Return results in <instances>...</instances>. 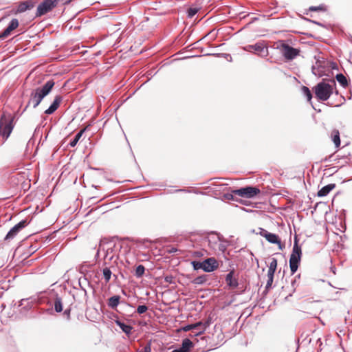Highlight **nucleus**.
<instances>
[{
    "label": "nucleus",
    "mask_w": 352,
    "mask_h": 352,
    "mask_svg": "<svg viewBox=\"0 0 352 352\" xmlns=\"http://www.w3.org/2000/svg\"><path fill=\"white\" fill-rule=\"evenodd\" d=\"M199 323H194L191 324H188L182 327L183 331H188L190 330H193L196 327L199 326Z\"/></svg>",
    "instance_id": "c9c22d12"
},
{
    "label": "nucleus",
    "mask_w": 352,
    "mask_h": 352,
    "mask_svg": "<svg viewBox=\"0 0 352 352\" xmlns=\"http://www.w3.org/2000/svg\"><path fill=\"white\" fill-rule=\"evenodd\" d=\"M331 140L335 144L336 147H339L340 145V133L338 130L334 129L331 133Z\"/></svg>",
    "instance_id": "393cba45"
},
{
    "label": "nucleus",
    "mask_w": 352,
    "mask_h": 352,
    "mask_svg": "<svg viewBox=\"0 0 352 352\" xmlns=\"http://www.w3.org/2000/svg\"><path fill=\"white\" fill-rule=\"evenodd\" d=\"M234 195L235 194L233 192V190H232L231 192L224 193L223 198L227 200H232V201H239V199L237 198L234 197Z\"/></svg>",
    "instance_id": "2f4dec72"
},
{
    "label": "nucleus",
    "mask_w": 352,
    "mask_h": 352,
    "mask_svg": "<svg viewBox=\"0 0 352 352\" xmlns=\"http://www.w3.org/2000/svg\"><path fill=\"white\" fill-rule=\"evenodd\" d=\"M300 275L298 274L296 276L291 278L289 285L282 286V289L288 293L289 296H292L295 292L297 287L298 286V280L300 279Z\"/></svg>",
    "instance_id": "1a4fd4ad"
},
{
    "label": "nucleus",
    "mask_w": 352,
    "mask_h": 352,
    "mask_svg": "<svg viewBox=\"0 0 352 352\" xmlns=\"http://www.w3.org/2000/svg\"><path fill=\"white\" fill-rule=\"evenodd\" d=\"M102 274L106 283H109L112 276V272L109 267H106L102 270Z\"/></svg>",
    "instance_id": "cd10ccee"
},
{
    "label": "nucleus",
    "mask_w": 352,
    "mask_h": 352,
    "mask_svg": "<svg viewBox=\"0 0 352 352\" xmlns=\"http://www.w3.org/2000/svg\"><path fill=\"white\" fill-rule=\"evenodd\" d=\"M334 106H335V107H340V104H335Z\"/></svg>",
    "instance_id": "bf43d9fd"
},
{
    "label": "nucleus",
    "mask_w": 352,
    "mask_h": 352,
    "mask_svg": "<svg viewBox=\"0 0 352 352\" xmlns=\"http://www.w3.org/2000/svg\"><path fill=\"white\" fill-rule=\"evenodd\" d=\"M71 305H69L68 307H67L65 308V309L64 310L63 313V316H64V317H65L67 320H70Z\"/></svg>",
    "instance_id": "f704fd0d"
},
{
    "label": "nucleus",
    "mask_w": 352,
    "mask_h": 352,
    "mask_svg": "<svg viewBox=\"0 0 352 352\" xmlns=\"http://www.w3.org/2000/svg\"><path fill=\"white\" fill-rule=\"evenodd\" d=\"M324 8L322 5L318 6H311L309 8V11H319V10H324Z\"/></svg>",
    "instance_id": "79ce46f5"
},
{
    "label": "nucleus",
    "mask_w": 352,
    "mask_h": 352,
    "mask_svg": "<svg viewBox=\"0 0 352 352\" xmlns=\"http://www.w3.org/2000/svg\"><path fill=\"white\" fill-rule=\"evenodd\" d=\"M280 50L281 51L282 55L287 60L294 59L300 52L299 50L294 48L289 45L284 43L281 44Z\"/></svg>",
    "instance_id": "0eeeda50"
},
{
    "label": "nucleus",
    "mask_w": 352,
    "mask_h": 352,
    "mask_svg": "<svg viewBox=\"0 0 352 352\" xmlns=\"http://www.w3.org/2000/svg\"><path fill=\"white\" fill-rule=\"evenodd\" d=\"M311 71L315 76H322L323 75L324 67L321 65V62L319 60H317L316 65L312 66Z\"/></svg>",
    "instance_id": "f3484780"
},
{
    "label": "nucleus",
    "mask_w": 352,
    "mask_h": 352,
    "mask_svg": "<svg viewBox=\"0 0 352 352\" xmlns=\"http://www.w3.org/2000/svg\"><path fill=\"white\" fill-rule=\"evenodd\" d=\"M337 81L344 87L348 85V81L345 76L342 74H338L336 76Z\"/></svg>",
    "instance_id": "bb28decb"
},
{
    "label": "nucleus",
    "mask_w": 352,
    "mask_h": 352,
    "mask_svg": "<svg viewBox=\"0 0 352 352\" xmlns=\"http://www.w3.org/2000/svg\"><path fill=\"white\" fill-rule=\"evenodd\" d=\"M213 55L219 56V57L222 56V57L227 58L228 60L232 61V57H231L230 54H226V53L214 54Z\"/></svg>",
    "instance_id": "37998d69"
},
{
    "label": "nucleus",
    "mask_w": 352,
    "mask_h": 352,
    "mask_svg": "<svg viewBox=\"0 0 352 352\" xmlns=\"http://www.w3.org/2000/svg\"><path fill=\"white\" fill-rule=\"evenodd\" d=\"M227 249V245L223 243H219L218 244V250L221 252L223 253Z\"/></svg>",
    "instance_id": "a18cd8bd"
},
{
    "label": "nucleus",
    "mask_w": 352,
    "mask_h": 352,
    "mask_svg": "<svg viewBox=\"0 0 352 352\" xmlns=\"http://www.w3.org/2000/svg\"><path fill=\"white\" fill-rule=\"evenodd\" d=\"M115 323L124 332L127 336H130L132 333L133 327L131 325L126 324L120 320H115Z\"/></svg>",
    "instance_id": "a211bd4d"
},
{
    "label": "nucleus",
    "mask_w": 352,
    "mask_h": 352,
    "mask_svg": "<svg viewBox=\"0 0 352 352\" xmlns=\"http://www.w3.org/2000/svg\"><path fill=\"white\" fill-rule=\"evenodd\" d=\"M265 239L270 243L278 245V249L280 250H282L283 248H285V245L281 243L280 239L276 234L270 232L269 234H267Z\"/></svg>",
    "instance_id": "f8f14e48"
},
{
    "label": "nucleus",
    "mask_w": 352,
    "mask_h": 352,
    "mask_svg": "<svg viewBox=\"0 0 352 352\" xmlns=\"http://www.w3.org/2000/svg\"><path fill=\"white\" fill-rule=\"evenodd\" d=\"M63 96L60 95H56L54 97V101L51 105L45 111V113L47 115L53 114L59 107L61 102L63 101Z\"/></svg>",
    "instance_id": "9b49d317"
},
{
    "label": "nucleus",
    "mask_w": 352,
    "mask_h": 352,
    "mask_svg": "<svg viewBox=\"0 0 352 352\" xmlns=\"http://www.w3.org/2000/svg\"><path fill=\"white\" fill-rule=\"evenodd\" d=\"M273 280H274V277L272 276H267V284H266V286H265V291L267 292L269 290L270 288L272 287V283H273Z\"/></svg>",
    "instance_id": "ea45409f"
},
{
    "label": "nucleus",
    "mask_w": 352,
    "mask_h": 352,
    "mask_svg": "<svg viewBox=\"0 0 352 352\" xmlns=\"http://www.w3.org/2000/svg\"><path fill=\"white\" fill-rule=\"evenodd\" d=\"M58 0H44L38 7L36 13V16H41L51 11L56 6Z\"/></svg>",
    "instance_id": "423d86ee"
},
{
    "label": "nucleus",
    "mask_w": 352,
    "mask_h": 352,
    "mask_svg": "<svg viewBox=\"0 0 352 352\" xmlns=\"http://www.w3.org/2000/svg\"><path fill=\"white\" fill-rule=\"evenodd\" d=\"M199 11V8H190L187 11V14L188 18L193 17Z\"/></svg>",
    "instance_id": "473e14b6"
},
{
    "label": "nucleus",
    "mask_w": 352,
    "mask_h": 352,
    "mask_svg": "<svg viewBox=\"0 0 352 352\" xmlns=\"http://www.w3.org/2000/svg\"><path fill=\"white\" fill-rule=\"evenodd\" d=\"M164 281L169 284H175V277L172 275H167L164 276Z\"/></svg>",
    "instance_id": "4c0bfd02"
},
{
    "label": "nucleus",
    "mask_w": 352,
    "mask_h": 352,
    "mask_svg": "<svg viewBox=\"0 0 352 352\" xmlns=\"http://www.w3.org/2000/svg\"><path fill=\"white\" fill-rule=\"evenodd\" d=\"M204 271L211 272L218 268L219 264L217 261L213 258H208L203 261Z\"/></svg>",
    "instance_id": "9d476101"
},
{
    "label": "nucleus",
    "mask_w": 352,
    "mask_h": 352,
    "mask_svg": "<svg viewBox=\"0 0 352 352\" xmlns=\"http://www.w3.org/2000/svg\"><path fill=\"white\" fill-rule=\"evenodd\" d=\"M14 118V116L6 111H3L1 114L0 117V136L2 140L0 141V146L5 143L13 131Z\"/></svg>",
    "instance_id": "f03ea898"
},
{
    "label": "nucleus",
    "mask_w": 352,
    "mask_h": 352,
    "mask_svg": "<svg viewBox=\"0 0 352 352\" xmlns=\"http://www.w3.org/2000/svg\"><path fill=\"white\" fill-rule=\"evenodd\" d=\"M10 34V32L6 28L3 32H0V38H5Z\"/></svg>",
    "instance_id": "49530a36"
},
{
    "label": "nucleus",
    "mask_w": 352,
    "mask_h": 352,
    "mask_svg": "<svg viewBox=\"0 0 352 352\" xmlns=\"http://www.w3.org/2000/svg\"><path fill=\"white\" fill-rule=\"evenodd\" d=\"M210 323H211V322H210V319H208L204 322H203V327L201 329V331H197V332H192L193 334H190V336L191 337H193V336H197L202 334L206 331V329L210 325Z\"/></svg>",
    "instance_id": "a878e982"
},
{
    "label": "nucleus",
    "mask_w": 352,
    "mask_h": 352,
    "mask_svg": "<svg viewBox=\"0 0 352 352\" xmlns=\"http://www.w3.org/2000/svg\"><path fill=\"white\" fill-rule=\"evenodd\" d=\"M78 284H79V286L80 287V288L82 289V290L83 291L85 296H87V291H86V289L82 287V282H81V280H80V279H79Z\"/></svg>",
    "instance_id": "603ef678"
},
{
    "label": "nucleus",
    "mask_w": 352,
    "mask_h": 352,
    "mask_svg": "<svg viewBox=\"0 0 352 352\" xmlns=\"http://www.w3.org/2000/svg\"><path fill=\"white\" fill-rule=\"evenodd\" d=\"M269 267L274 268V269L277 268V259L276 258H271V261H270Z\"/></svg>",
    "instance_id": "c03bdc74"
},
{
    "label": "nucleus",
    "mask_w": 352,
    "mask_h": 352,
    "mask_svg": "<svg viewBox=\"0 0 352 352\" xmlns=\"http://www.w3.org/2000/svg\"><path fill=\"white\" fill-rule=\"evenodd\" d=\"M244 49H245V50L248 51V52H252V50H253V49H251V47H248V45L246 46Z\"/></svg>",
    "instance_id": "6e6d98bb"
},
{
    "label": "nucleus",
    "mask_w": 352,
    "mask_h": 352,
    "mask_svg": "<svg viewBox=\"0 0 352 352\" xmlns=\"http://www.w3.org/2000/svg\"><path fill=\"white\" fill-rule=\"evenodd\" d=\"M184 190H182V189H179V190H177V191H184Z\"/></svg>",
    "instance_id": "052dcab7"
},
{
    "label": "nucleus",
    "mask_w": 352,
    "mask_h": 352,
    "mask_svg": "<svg viewBox=\"0 0 352 352\" xmlns=\"http://www.w3.org/2000/svg\"><path fill=\"white\" fill-rule=\"evenodd\" d=\"M87 126H86L85 128L81 129L79 132H78L76 134L75 137L69 143V145L71 147H74L77 144V143L78 142L79 140L80 139V138L82 137V135L85 133V131L87 130Z\"/></svg>",
    "instance_id": "5701e85b"
},
{
    "label": "nucleus",
    "mask_w": 352,
    "mask_h": 352,
    "mask_svg": "<svg viewBox=\"0 0 352 352\" xmlns=\"http://www.w3.org/2000/svg\"><path fill=\"white\" fill-rule=\"evenodd\" d=\"M276 270V269L269 267L268 271H267V276H271V277L273 276L274 277Z\"/></svg>",
    "instance_id": "09e8293b"
},
{
    "label": "nucleus",
    "mask_w": 352,
    "mask_h": 352,
    "mask_svg": "<svg viewBox=\"0 0 352 352\" xmlns=\"http://www.w3.org/2000/svg\"><path fill=\"white\" fill-rule=\"evenodd\" d=\"M110 318L113 320L114 321L115 320H119L118 315L116 314H112V316L110 317Z\"/></svg>",
    "instance_id": "5fc2aeb1"
},
{
    "label": "nucleus",
    "mask_w": 352,
    "mask_h": 352,
    "mask_svg": "<svg viewBox=\"0 0 352 352\" xmlns=\"http://www.w3.org/2000/svg\"><path fill=\"white\" fill-rule=\"evenodd\" d=\"M192 265L193 266L194 270H197L199 269H202L204 270L203 261H192Z\"/></svg>",
    "instance_id": "e433bc0d"
},
{
    "label": "nucleus",
    "mask_w": 352,
    "mask_h": 352,
    "mask_svg": "<svg viewBox=\"0 0 352 352\" xmlns=\"http://www.w3.org/2000/svg\"><path fill=\"white\" fill-rule=\"evenodd\" d=\"M301 92H302V95L305 97H306L307 101L311 104L313 109H315L316 111H317V109L312 104V102H311L312 94H311L310 89L306 86H302L301 88ZM318 111L320 112V109H318Z\"/></svg>",
    "instance_id": "aec40b11"
},
{
    "label": "nucleus",
    "mask_w": 352,
    "mask_h": 352,
    "mask_svg": "<svg viewBox=\"0 0 352 352\" xmlns=\"http://www.w3.org/2000/svg\"><path fill=\"white\" fill-rule=\"evenodd\" d=\"M84 280H85V282H87V283L89 284V282L87 281V278H84Z\"/></svg>",
    "instance_id": "13d9d810"
},
{
    "label": "nucleus",
    "mask_w": 352,
    "mask_h": 352,
    "mask_svg": "<svg viewBox=\"0 0 352 352\" xmlns=\"http://www.w3.org/2000/svg\"><path fill=\"white\" fill-rule=\"evenodd\" d=\"M220 241V237L219 236H212L211 239L208 240L209 245L211 248H215L214 245L212 244H216L218 241Z\"/></svg>",
    "instance_id": "72a5a7b5"
},
{
    "label": "nucleus",
    "mask_w": 352,
    "mask_h": 352,
    "mask_svg": "<svg viewBox=\"0 0 352 352\" xmlns=\"http://www.w3.org/2000/svg\"><path fill=\"white\" fill-rule=\"evenodd\" d=\"M28 223L29 222H28L26 219L21 221L10 230L4 239L6 241H9L14 239L19 232V231L26 227Z\"/></svg>",
    "instance_id": "6e6552de"
},
{
    "label": "nucleus",
    "mask_w": 352,
    "mask_h": 352,
    "mask_svg": "<svg viewBox=\"0 0 352 352\" xmlns=\"http://www.w3.org/2000/svg\"><path fill=\"white\" fill-rule=\"evenodd\" d=\"M259 234L261 236L266 239L267 234H269V232L264 228H259Z\"/></svg>",
    "instance_id": "de8ad7c7"
},
{
    "label": "nucleus",
    "mask_w": 352,
    "mask_h": 352,
    "mask_svg": "<svg viewBox=\"0 0 352 352\" xmlns=\"http://www.w3.org/2000/svg\"><path fill=\"white\" fill-rule=\"evenodd\" d=\"M114 248H115V245H113L112 247H109L105 250V254L104 256V265H107L108 263L107 262V261H111L116 257V253H114Z\"/></svg>",
    "instance_id": "dca6fc26"
},
{
    "label": "nucleus",
    "mask_w": 352,
    "mask_h": 352,
    "mask_svg": "<svg viewBox=\"0 0 352 352\" xmlns=\"http://www.w3.org/2000/svg\"><path fill=\"white\" fill-rule=\"evenodd\" d=\"M197 323H199V325L196 327L195 329H193V330H195V332L201 331V329L203 327V322L199 321V322H197Z\"/></svg>",
    "instance_id": "8fccbe9b"
},
{
    "label": "nucleus",
    "mask_w": 352,
    "mask_h": 352,
    "mask_svg": "<svg viewBox=\"0 0 352 352\" xmlns=\"http://www.w3.org/2000/svg\"><path fill=\"white\" fill-rule=\"evenodd\" d=\"M302 255L301 247L298 245V239L296 236L294 237V243L293 249L289 258V267L292 275L294 274L297 271Z\"/></svg>",
    "instance_id": "20e7f679"
},
{
    "label": "nucleus",
    "mask_w": 352,
    "mask_h": 352,
    "mask_svg": "<svg viewBox=\"0 0 352 352\" xmlns=\"http://www.w3.org/2000/svg\"><path fill=\"white\" fill-rule=\"evenodd\" d=\"M54 85L55 82L54 80H49L41 87H38L34 89L31 92L30 98L28 104L25 106L21 113L26 111L31 103L32 104L34 109L36 108L43 98L50 93Z\"/></svg>",
    "instance_id": "f257e3e1"
},
{
    "label": "nucleus",
    "mask_w": 352,
    "mask_h": 352,
    "mask_svg": "<svg viewBox=\"0 0 352 352\" xmlns=\"http://www.w3.org/2000/svg\"><path fill=\"white\" fill-rule=\"evenodd\" d=\"M336 188L335 184H329L324 186H323L320 190L318 192V197H325L327 196L333 189Z\"/></svg>",
    "instance_id": "6ab92c4d"
},
{
    "label": "nucleus",
    "mask_w": 352,
    "mask_h": 352,
    "mask_svg": "<svg viewBox=\"0 0 352 352\" xmlns=\"http://www.w3.org/2000/svg\"><path fill=\"white\" fill-rule=\"evenodd\" d=\"M305 20L310 22V23H314V24H316L318 25H320V26H323V25L318 22V21H314V20H311V19H307V18H304Z\"/></svg>",
    "instance_id": "3c124183"
},
{
    "label": "nucleus",
    "mask_w": 352,
    "mask_h": 352,
    "mask_svg": "<svg viewBox=\"0 0 352 352\" xmlns=\"http://www.w3.org/2000/svg\"><path fill=\"white\" fill-rule=\"evenodd\" d=\"M145 272V267L142 265H139L135 270V276L137 278H141Z\"/></svg>",
    "instance_id": "7c9ffc66"
},
{
    "label": "nucleus",
    "mask_w": 352,
    "mask_h": 352,
    "mask_svg": "<svg viewBox=\"0 0 352 352\" xmlns=\"http://www.w3.org/2000/svg\"><path fill=\"white\" fill-rule=\"evenodd\" d=\"M208 280V275L203 274L195 278L191 283L195 285H202Z\"/></svg>",
    "instance_id": "4be33fe9"
},
{
    "label": "nucleus",
    "mask_w": 352,
    "mask_h": 352,
    "mask_svg": "<svg viewBox=\"0 0 352 352\" xmlns=\"http://www.w3.org/2000/svg\"><path fill=\"white\" fill-rule=\"evenodd\" d=\"M25 302H26L27 305H25L24 308L25 309H30L31 308V305L30 304L28 298L27 299H22V300H21V301L19 302V306H22V305H25Z\"/></svg>",
    "instance_id": "a19ab883"
},
{
    "label": "nucleus",
    "mask_w": 352,
    "mask_h": 352,
    "mask_svg": "<svg viewBox=\"0 0 352 352\" xmlns=\"http://www.w3.org/2000/svg\"><path fill=\"white\" fill-rule=\"evenodd\" d=\"M234 274V270L230 271L226 276V281L228 285L230 287L236 288L239 285L238 280L233 277Z\"/></svg>",
    "instance_id": "4468645a"
},
{
    "label": "nucleus",
    "mask_w": 352,
    "mask_h": 352,
    "mask_svg": "<svg viewBox=\"0 0 352 352\" xmlns=\"http://www.w3.org/2000/svg\"><path fill=\"white\" fill-rule=\"evenodd\" d=\"M148 309V307L146 305H139L137 308V312L139 314H142L144 313H145Z\"/></svg>",
    "instance_id": "58836bf2"
},
{
    "label": "nucleus",
    "mask_w": 352,
    "mask_h": 352,
    "mask_svg": "<svg viewBox=\"0 0 352 352\" xmlns=\"http://www.w3.org/2000/svg\"><path fill=\"white\" fill-rule=\"evenodd\" d=\"M34 5L30 1H24L21 3L17 8V12H23L27 10L33 8Z\"/></svg>",
    "instance_id": "b1692460"
},
{
    "label": "nucleus",
    "mask_w": 352,
    "mask_h": 352,
    "mask_svg": "<svg viewBox=\"0 0 352 352\" xmlns=\"http://www.w3.org/2000/svg\"><path fill=\"white\" fill-rule=\"evenodd\" d=\"M120 300V296L118 295L113 296L108 299L107 305L109 307L116 309Z\"/></svg>",
    "instance_id": "412c9836"
},
{
    "label": "nucleus",
    "mask_w": 352,
    "mask_h": 352,
    "mask_svg": "<svg viewBox=\"0 0 352 352\" xmlns=\"http://www.w3.org/2000/svg\"><path fill=\"white\" fill-rule=\"evenodd\" d=\"M98 255H99V250H98L97 251V252H96V257H98Z\"/></svg>",
    "instance_id": "4d7b16f0"
},
{
    "label": "nucleus",
    "mask_w": 352,
    "mask_h": 352,
    "mask_svg": "<svg viewBox=\"0 0 352 352\" xmlns=\"http://www.w3.org/2000/svg\"><path fill=\"white\" fill-rule=\"evenodd\" d=\"M261 192L260 189L255 186H248L236 190L233 192L239 197L251 199L256 196Z\"/></svg>",
    "instance_id": "39448f33"
},
{
    "label": "nucleus",
    "mask_w": 352,
    "mask_h": 352,
    "mask_svg": "<svg viewBox=\"0 0 352 352\" xmlns=\"http://www.w3.org/2000/svg\"><path fill=\"white\" fill-rule=\"evenodd\" d=\"M63 305L64 302L61 297H60L58 294H56L54 300H53V306L54 311L57 313H60L63 310Z\"/></svg>",
    "instance_id": "2eb2a0df"
},
{
    "label": "nucleus",
    "mask_w": 352,
    "mask_h": 352,
    "mask_svg": "<svg viewBox=\"0 0 352 352\" xmlns=\"http://www.w3.org/2000/svg\"><path fill=\"white\" fill-rule=\"evenodd\" d=\"M19 26V21L16 19H12L8 27L6 28L9 32H12V30H15Z\"/></svg>",
    "instance_id": "c85d7f7f"
},
{
    "label": "nucleus",
    "mask_w": 352,
    "mask_h": 352,
    "mask_svg": "<svg viewBox=\"0 0 352 352\" xmlns=\"http://www.w3.org/2000/svg\"><path fill=\"white\" fill-rule=\"evenodd\" d=\"M192 346V342L188 339H184L182 343V346L176 349H174L172 352H189L190 348Z\"/></svg>",
    "instance_id": "ddd939ff"
},
{
    "label": "nucleus",
    "mask_w": 352,
    "mask_h": 352,
    "mask_svg": "<svg viewBox=\"0 0 352 352\" xmlns=\"http://www.w3.org/2000/svg\"><path fill=\"white\" fill-rule=\"evenodd\" d=\"M177 251V248H173H173H170V249H168V252L169 253H175V252H176Z\"/></svg>",
    "instance_id": "864d4df0"
},
{
    "label": "nucleus",
    "mask_w": 352,
    "mask_h": 352,
    "mask_svg": "<svg viewBox=\"0 0 352 352\" xmlns=\"http://www.w3.org/2000/svg\"><path fill=\"white\" fill-rule=\"evenodd\" d=\"M248 47H251L253 50L257 52H262L264 50V46L261 43H256L254 45H249Z\"/></svg>",
    "instance_id": "c756f323"
},
{
    "label": "nucleus",
    "mask_w": 352,
    "mask_h": 352,
    "mask_svg": "<svg viewBox=\"0 0 352 352\" xmlns=\"http://www.w3.org/2000/svg\"><path fill=\"white\" fill-rule=\"evenodd\" d=\"M332 83L333 85L322 81L313 88L316 97L318 100L326 101L330 98L333 93V86H336L335 80H333Z\"/></svg>",
    "instance_id": "7ed1b4c3"
}]
</instances>
